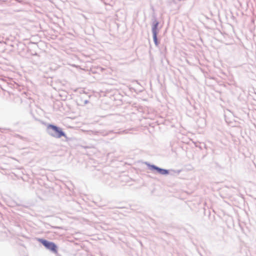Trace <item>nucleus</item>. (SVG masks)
I'll return each instance as SVG.
<instances>
[{
	"label": "nucleus",
	"mask_w": 256,
	"mask_h": 256,
	"mask_svg": "<svg viewBox=\"0 0 256 256\" xmlns=\"http://www.w3.org/2000/svg\"><path fill=\"white\" fill-rule=\"evenodd\" d=\"M11 46H12V47H14H14H15V46H14V44H12V45H11Z\"/></svg>",
	"instance_id": "nucleus-12"
},
{
	"label": "nucleus",
	"mask_w": 256,
	"mask_h": 256,
	"mask_svg": "<svg viewBox=\"0 0 256 256\" xmlns=\"http://www.w3.org/2000/svg\"><path fill=\"white\" fill-rule=\"evenodd\" d=\"M160 22L157 20L156 15L154 13L152 15V33H158V25Z\"/></svg>",
	"instance_id": "nucleus-4"
},
{
	"label": "nucleus",
	"mask_w": 256,
	"mask_h": 256,
	"mask_svg": "<svg viewBox=\"0 0 256 256\" xmlns=\"http://www.w3.org/2000/svg\"><path fill=\"white\" fill-rule=\"evenodd\" d=\"M144 164L147 166L148 170H150L154 174H160L163 176H168V174L172 176L176 172V171L174 170L163 168L148 162H146ZM180 172V170H177V174H179Z\"/></svg>",
	"instance_id": "nucleus-2"
},
{
	"label": "nucleus",
	"mask_w": 256,
	"mask_h": 256,
	"mask_svg": "<svg viewBox=\"0 0 256 256\" xmlns=\"http://www.w3.org/2000/svg\"><path fill=\"white\" fill-rule=\"evenodd\" d=\"M153 40L156 46H158L160 44V40L158 38V33H152Z\"/></svg>",
	"instance_id": "nucleus-6"
},
{
	"label": "nucleus",
	"mask_w": 256,
	"mask_h": 256,
	"mask_svg": "<svg viewBox=\"0 0 256 256\" xmlns=\"http://www.w3.org/2000/svg\"><path fill=\"white\" fill-rule=\"evenodd\" d=\"M95 134H100L102 136H106L108 134L107 132H104V130H99V131H96L94 132Z\"/></svg>",
	"instance_id": "nucleus-7"
},
{
	"label": "nucleus",
	"mask_w": 256,
	"mask_h": 256,
	"mask_svg": "<svg viewBox=\"0 0 256 256\" xmlns=\"http://www.w3.org/2000/svg\"><path fill=\"white\" fill-rule=\"evenodd\" d=\"M38 241L44 246L46 249L49 250L52 253L54 254L58 253V246L54 242L43 238H38Z\"/></svg>",
	"instance_id": "nucleus-3"
},
{
	"label": "nucleus",
	"mask_w": 256,
	"mask_h": 256,
	"mask_svg": "<svg viewBox=\"0 0 256 256\" xmlns=\"http://www.w3.org/2000/svg\"><path fill=\"white\" fill-rule=\"evenodd\" d=\"M88 102H89V101H88V100H84V104H88Z\"/></svg>",
	"instance_id": "nucleus-10"
},
{
	"label": "nucleus",
	"mask_w": 256,
	"mask_h": 256,
	"mask_svg": "<svg viewBox=\"0 0 256 256\" xmlns=\"http://www.w3.org/2000/svg\"><path fill=\"white\" fill-rule=\"evenodd\" d=\"M16 48L18 51V53L20 55H22L23 54V51L26 49V46L22 42H18L16 44Z\"/></svg>",
	"instance_id": "nucleus-5"
},
{
	"label": "nucleus",
	"mask_w": 256,
	"mask_h": 256,
	"mask_svg": "<svg viewBox=\"0 0 256 256\" xmlns=\"http://www.w3.org/2000/svg\"><path fill=\"white\" fill-rule=\"evenodd\" d=\"M6 44V42H4L2 40H0V45L4 46V45H5Z\"/></svg>",
	"instance_id": "nucleus-8"
},
{
	"label": "nucleus",
	"mask_w": 256,
	"mask_h": 256,
	"mask_svg": "<svg viewBox=\"0 0 256 256\" xmlns=\"http://www.w3.org/2000/svg\"><path fill=\"white\" fill-rule=\"evenodd\" d=\"M16 137H18V138H22V136H20V135H18V134H16Z\"/></svg>",
	"instance_id": "nucleus-11"
},
{
	"label": "nucleus",
	"mask_w": 256,
	"mask_h": 256,
	"mask_svg": "<svg viewBox=\"0 0 256 256\" xmlns=\"http://www.w3.org/2000/svg\"><path fill=\"white\" fill-rule=\"evenodd\" d=\"M46 130L50 136L54 138H60L63 136L66 138V142H68L70 139L66 136V134L62 130V128L56 124H48Z\"/></svg>",
	"instance_id": "nucleus-1"
},
{
	"label": "nucleus",
	"mask_w": 256,
	"mask_h": 256,
	"mask_svg": "<svg viewBox=\"0 0 256 256\" xmlns=\"http://www.w3.org/2000/svg\"><path fill=\"white\" fill-rule=\"evenodd\" d=\"M32 54V56H39V55L38 54V53H36V52L32 53V54Z\"/></svg>",
	"instance_id": "nucleus-9"
}]
</instances>
